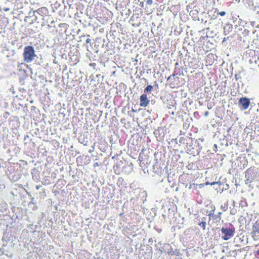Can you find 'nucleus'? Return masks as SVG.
<instances>
[{"label":"nucleus","mask_w":259,"mask_h":259,"mask_svg":"<svg viewBox=\"0 0 259 259\" xmlns=\"http://www.w3.org/2000/svg\"><path fill=\"white\" fill-rule=\"evenodd\" d=\"M88 37H90V35H88ZM85 42H86V43H87V44H90V43H91V39H90L89 37H88V38L86 39Z\"/></svg>","instance_id":"obj_9"},{"label":"nucleus","mask_w":259,"mask_h":259,"mask_svg":"<svg viewBox=\"0 0 259 259\" xmlns=\"http://www.w3.org/2000/svg\"><path fill=\"white\" fill-rule=\"evenodd\" d=\"M140 105L141 107H146L149 104L150 101L148 99L147 95L144 94L140 96Z\"/></svg>","instance_id":"obj_5"},{"label":"nucleus","mask_w":259,"mask_h":259,"mask_svg":"<svg viewBox=\"0 0 259 259\" xmlns=\"http://www.w3.org/2000/svg\"><path fill=\"white\" fill-rule=\"evenodd\" d=\"M218 14L221 15V16H224L226 15V12L225 11H222L219 13Z\"/></svg>","instance_id":"obj_10"},{"label":"nucleus","mask_w":259,"mask_h":259,"mask_svg":"<svg viewBox=\"0 0 259 259\" xmlns=\"http://www.w3.org/2000/svg\"><path fill=\"white\" fill-rule=\"evenodd\" d=\"M23 56L25 62H31L36 57L33 47L30 46H26L24 49Z\"/></svg>","instance_id":"obj_2"},{"label":"nucleus","mask_w":259,"mask_h":259,"mask_svg":"<svg viewBox=\"0 0 259 259\" xmlns=\"http://www.w3.org/2000/svg\"><path fill=\"white\" fill-rule=\"evenodd\" d=\"M152 3H153L152 0H147L146 2L147 4H148L149 5H152Z\"/></svg>","instance_id":"obj_11"},{"label":"nucleus","mask_w":259,"mask_h":259,"mask_svg":"<svg viewBox=\"0 0 259 259\" xmlns=\"http://www.w3.org/2000/svg\"><path fill=\"white\" fill-rule=\"evenodd\" d=\"M197 224L202 227H205L207 222V225L210 226H215L220 225L221 218L219 215H214L211 213L208 216L200 218L198 220Z\"/></svg>","instance_id":"obj_1"},{"label":"nucleus","mask_w":259,"mask_h":259,"mask_svg":"<svg viewBox=\"0 0 259 259\" xmlns=\"http://www.w3.org/2000/svg\"><path fill=\"white\" fill-rule=\"evenodd\" d=\"M40 186H36V189H38L39 188Z\"/></svg>","instance_id":"obj_13"},{"label":"nucleus","mask_w":259,"mask_h":259,"mask_svg":"<svg viewBox=\"0 0 259 259\" xmlns=\"http://www.w3.org/2000/svg\"><path fill=\"white\" fill-rule=\"evenodd\" d=\"M256 255H259V249L256 251Z\"/></svg>","instance_id":"obj_12"},{"label":"nucleus","mask_w":259,"mask_h":259,"mask_svg":"<svg viewBox=\"0 0 259 259\" xmlns=\"http://www.w3.org/2000/svg\"><path fill=\"white\" fill-rule=\"evenodd\" d=\"M214 55L213 54H209L206 58V62L209 65H211L214 62Z\"/></svg>","instance_id":"obj_6"},{"label":"nucleus","mask_w":259,"mask_h":259,"mask_svg":"<svg viewBox=\"0 0 259 259\" xmlns=\"http://www.w3.org/2000/svg\"><path fill=\"white\" fill-rule=\"evenodd\" d=\"M238 103L241 109L244 110L249 107L250 102L248 98L244 97L239 99Z\"/></svg>","instance_id":"obj_4"},{"label":"nucleus","mask_w":259,"mask_h":259,"mask_svg":"<svg viewBox=\"0 0 259 259\" xmlns=\"http://www.w3.org/2000/svg\"><path fill=\"white\" fill-rule=\"evenodd\" d=\"M153 89V87L151 85H148L147 87L144 89L145 93H148L151 92Z\"/></svg>","instance_id":"obj_7"},{"label":"nucleus","mask_w":259,"mask_h":259,"mask_svg":"<svg viewBox=\"0 0 259 259\" xmlns=\"http://www.w3.org/2000/svg\"><path fill=\"white\" fill-rule=\"evenodd\" d=\"M228 203H225L224 205H221V208L223 211H226L228 209Z\"/></svg>","instance_id":"obj_8"},{"label":"nucleus","mask_w":259,"mask_h":259,"mask_svg":"<svg viewBox=\"0 0 259 259\" xmlns=\"http://www.w3.org/2000/svg\"><path fill=\"white\" fill-rule=\"evenodd\" d=\"M234 232V228H222V233L223 235L222 238L224 240H228L233 236Z\"/></svg>","instance_id":"obj_3"}]
</instances>
